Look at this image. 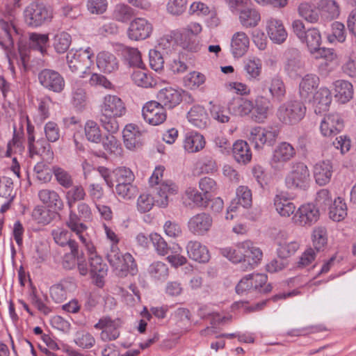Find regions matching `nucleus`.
I'll return each instance as SVG.
<instances>
[{"instance_id":"f257e3e1","label":"nucleus","mask_w":356,"mask_h":356,"mask_svg":"<svg viewBox=\"0 0 356 356\" xmlns=\"http://www.w3.org/2000/svg\"><path fill=\"white\" fill-rule=\"evenodd\" d=\"M127 111L124 102L117 95H107L100 105L99 122L108 133L115 134L119 130L118 118L125 115Z\"/></svg>"},{"instance_id":"f03ea898","label":"nucleus","mask_w":356,"mask_h":356,"mask_svg":"<svg viewBox=\"0 0 356 356\" xmlns=\"http://www.w3.org/2000/svg\"><path fill=\"white\" fill-rule=\"evenodd\" d=\"M221 254L233 263L241 262L243 270L254 268L262 258L261 250L253 245L251 241H246L236 245V248H225L220 250Z\"/></svg>"},{"instance_id":"7ed1b4c3","label":"nucleus","mask_w":356,"mask_h":356,"mask_svg":"<svg viewBox=\"0 0 356 356\" xmlns=\"http://www.w3.org/2000/svg\"><path fill=\"white\" fill-rule=\"evenodd\" d=\"M106 258L118 276L134 275L138 272L137 265L133 256L130 253L122 254L118 246L115 244L111 245Z\"/></svg>"},{"instance_id":"20e7f679","label":"nucleus","mask_w":356,"mask_h":356,"mask_svg":"<svg viewBox=\"0 0 356 356\" xmlns=\"http://www.w3.org/2000/svg\"><path fill=\"white\" fill-rule=\"evenodd\" d=\"M310 172L307 165L301 161L293 162L284 178L285 186L291 190H307L310 184Z\"/></svg>"},{"instance_id":"39448f33","label":"nucleus","mask_w":356,"mask_h":356,"mask_svg":"<svg viewBox=\"0 0 356 356\" xmlns=\"http://www.w3.org/2000/svg\"><path fill=\"white\" fill-rule=\"evenodd\" d=\"M78 237L89 255L90 274L95 279L96 284L98 286H102L103 285L102 278L107 273V266L102 262V258L97 255L95 247L88 238V235L84 234Z\"/></svg>"},{"instance_id":"423d86ee","label":"nucleus","mask_w":356,"mask_h":356,"mask_svg":"<svg viewBox=\"0 0 356 356\" xmlns=\"http://www.w3.org/2000/svg\"><path fill=\"white\" fill-rule=\"evenodd\" d=\"M306 111L307 108L303 102L291 100L279 106L277 115L284 124L293 125L298 124L305 118Z\"/></svg>"},{"instance_id":"0eeeda50","label":"nucleus","mask_w":356,"mask_h":356,"mask_svg":"<svg viewBox=\"0 0 356 356\" xmlns=\"http://www.w3.org/2000/svg\"><path fill=\"white\" fill-rule=\"evenodd\" d=\"M53 17L52 11L42 3L33 2L24 10V18L29 26L38 27Z\"/></svg>"},{"instance_id":"6e6552de","label":"nucleus","mask_w":356,"mask_h":356,"mask_svg":"<svg viewBox=\"0 0 356 356\" xmlns=\"http://www.w3.org/2000/svg\"><path fill=\"white\" fill-rule=\"evenodd\" d=\"M94 53L90 47L86 49L70 50L66 56L67 63L72 72H81L86 73L87 70L90 69L93 63L92 58Z\"/></svg>"},{"instance_id":"1a4fd4ad","label":"nucleus","mask_w":356,"mask_h":356,"mask_svg":"<svg viewBox=\"0 0 356 356\" xmlns=\"http://www.w3.org/2000/svg\"><path fill=\"white\" fill-rule=\"evenodd\" d=\"M296 155L295 148L287 142L279 143L274 149L270 159V165L275 170H281L285 164Z\"/></svg>"},{"instance_id":"9d476101","label":"nucleus","mask_w":356,"mask_h":356,"mask_svg":"<svg viewBox=\"0 0 356 356\" xmlns=\"http://www.w3.org/2000/svg\"><path fill=\"white\" fill-rule=\"evenodd\" d=\"M122 322L120 318L112 319L108 316L101 318L94 325L97 330H101L100 338L104 341H113L120 336V327Z\"/></svg>"},{"instance_id":"9b49d317","label":"nucleus","mask_w":356,"mask_h":356,"mask_svg":"<svg viewBox=\"0 0 356 356\" xmlns=\"http://www.w3.org/2000/svg\"><path fill=\"white\" fill-rule=\"evenodd\" d=\"M40 83L47 90L54 92H61L65 86V79L57 71L44 69L38 74Z\"/></svg>"},{"instance_id":"f8f14e48","label":"nucleus","mask_w":356,"mask_h":356,"mask_svg":"<svg viewBox=\"0 0 356 356\" xmlns=\"http://www.w3.org/2000/svg\"><path fill=\"white\" fill-rule=\"evenodd\" d=\"M153 31L152 24L143 17H137L131 20L127 29V37L134 41L148 38Z\"/></svg>"},{"instance_id":"ddd939ff","label":"nucleus","mask_w":356,"mask_h":356,"mask_svg":"<svg viewBox=\"0 0 356 356\" xmlns=\"http://www.w3.org/2000/svg\"><path fill=\"white\" fill-rule=\"evenodd\" d=\"M142 115L145 122L154 126L159 125L166 120L165 108L156 101L148 102L143 106Z\"/></svg>"},{"instance_id":"4468645a","label":"nucleus","mask_w":356,"mask_h":356,"mask_svg":"<svg viewBox=\"0 0 356 356\" xmlns=\"http://www.w3.org/2000/svg\"><path fill=\"white\" fill-rule=\"evenodd\" d=\"M320 213L318 207L307 203L301 205L293 216L296 224L300 226H311L319 219Z\"/></svg>"},{"instance_id":"2eb2a0df","label":"nucleus","mask_w":356,"mask_h":356,"mask_svg":"<svg viewBox=\"0 0 356 356\" xmlns=\"http://www.w3.org/2000/svg\"><path fill=\"white\" fill-rule=\"evenodd\" d=\"M343 128V121L337 113L325 115L321 122L320 130L323 136L330 137L337 135Z\"/></svg>"},{"instance_id":"dca6fc26","label":"nucleus","mask_w":356,"mask_h":356,"mask_svg":"<svg viewBox=\"0 0 356 356\" xmlns=\"http://www.w3.org/2000/svg\"><path fill=\"white\" fill-rule=\"evenodd\" d=\"M266 31L270 40L277 44L284 43L288 36L282 20L270 17L266 20Z\"/></svg>"},{"instance_id":"f3484780","label":"nucleus","mask_w":356,"mask_h":356,"mask_svg":"<svg viewBox=\"0 0 356 356\" xmlns=\"http://www.w3.org/2000/svg\"><path fill=\"white\" fill-rule=\"evenodd\" d=\"M212 223L211 216L203 212L191 217L188 222V227L193 234L203 235L210 229Z\"/></svg>"},{"instance_id":"a211bd4d","label":"nucleus","mask_w":356,"mask_h":356,"mask_svg":"<svg viewBox=\"0 0 356 356\" xmlns=\"http://www.w3.org/2000/svg\"><path fill=\"white\" fill-rule=\"evenodd\" d=\"M157 99L165 108L172 109L179 105L182 101V90L167 87L159 90Z\"/></svg>"},{"instance_id":"6ab92c4d","label":"nucleus","mask_w":356,"mask_h":356,"mask_svg":"<svg viewBox=\"0 0 356 356\" xmlns=\"http://www.w3.org/2000/svg\"><path fill=\"white\" fill-rule=\"evenodd\" d=\"M154 189L155 193L153 198L155 204L159 207H165L168 204V195L176 194L178 191V186L171 180H167L160 185L156 186Z\"/></svg>"},{"instance_id":"aec40b11","label":"nucleus","mask_w":356,"mask_h":356,"mask_svg":"<svg viewBox=\"0 0 356 356\" xmlns=\"http://www.w3.org/2000/svg\"><path fill=\"white\" fill-rule=\"evenodd\" d=\"M284 56L285 71L291 76L298 74L304 67V62L302 60L299 50L296 48H288L284 52Z\"/></svg>"},{"instance_id":"412c9836","label":"nucleus","mask_w":356,"mask_h":356,"mask_svg":"<svg viewBox=\"0 0 356 356\" xmlns=\"http://www.w3.org/2000/svg\"><path fill=\"white\" fill-rule=\"evenodd\" d=\"M254 112L252 113L251 118L256 122L262 123L268 116V113L272 108V104L266 97L257 95L253 102Z\"/></svg>"},{"instance_id":"4be33fe9","label":"nucleus","mask_w":356,"mask_h":356,"mask_svg":"<svg viewBox=\"0 0 356 356\" xmlns=\"http://www.w3.org/2000/svg\"><path fill=\"white\" fill-rule=\"evenodd\" d=\"M229 113L233 115L244 117L250 115L254 109L253 101L244 98L237 97L230 101L227 105Z\"/></svg>"},{"instance_id":"5701e85b","label":"nucleus","mask_w":356,"mask_h":356,"mask_svg":"<svg viewBox=\"0 0 356 356\" xmlns=\"http://www.w3.org/2000/svg\"><path fill=\"white\" fill-rule=\"evenodd\" d=\"M261 91L264 92L268 88L270 96L277 102H282L286 96V86L282 79L279 76L271 78L269 84L266 81L261 83Z\"/></svg>"},{"instance_id":"b1692460","label":"nucleus","mask_w":356,"mask_h":356,"mask_svg":"<svg viewBox=\"0 0 356 356\" xmlns=\"http://www.w3.org/2000/svg\"><path fill=\"white\" fill-rule=\"evenodd\" d=\"M66 200L69 208V216L66 220V225L78 236L84 234V232L87 229V226L82 222H80V218H78L77 213L73 209L77 201L68 196H66Z\"/></svg>"},{"instance_id":"393cba45","label":"nucleus","mask_w":356,"mask_h":356,"mask_svg":"<svg viewBox=\"0 0 356 356\" xmlns=\"http://www.w3.org/2000/svg\"><path fill=\"white\" fill-rule=\"evenodd\" d=\"M333 172L332 164L330 161L318 162L314 166V177L316 183L319 186H325L331 179Z\"/></svg>"},{"instance_id":"a878e982","label":"nucleus","mask_w":356,"mask_h":356,"mask_svg":"<svg viewBox=\"0 0 356 356\" xmlns=\"http://www.w3.org/2000/svg\"><path fill=\"white\" fill-rule=\"evenodd\" d=\"M186 251L190 259L200 263L209 261L210 254L207 248L197 241H190L186 245Z\"/></svg>"},{"instance_id":"bb28decb","label":"nucleus","mask_w":356,"mask_h":356,"mask_svg":"<svg viewBox=\"0 0 356 356\" xmlns=\"http://www.w3.org/2000/svg\"><path fill=\"white\" fill-rule=\"evenodd\" d=\"M250 39L244 32L235 33L231 41V51L235 58L243 56L248 51Z\"/></svg>"},{"instance_id":"cd10ccee","label":"nucleus","mask_w":356,"mask_h":356,"mask_svg":"<svg viewBox=\"0 0 356 356\" xmlns=\"http://www.w3.org/2000/svg\"><path fill=\"white\" fill-rule=\"evenodd\" d=\"M40 200L47 207L54 210L60 211L64 207L63 200L59 194L54 190L42 189L38 192Z\"/></svg>"},{"instance_id":"c85d7f7f","label":"nucleus","mask_w":356,"mask_h":356,"mask_svg":"<svg viewBox=\"0 0 356 356\" xmlns=\"http://www.w3.org/2000/svg\"><path fill=\"white\" fill-rule=\"evenodd\" d=\"M123 139L125 147L129 149L139 147L142 144V134L138 127L132 124H127L123 131Z\"/></svg>"},{"instance_id":"c756f323","label":"nucleus","mask_w":356,"mask_h":356,"mask_svg":"<svg viewBox=\"0 0 356 356\" xmlns=\"http://www.w3.org/2000/svg\"><path fill=\"white\" fill-rule=\"evenodd\" d=\"M97 65L104 73L115 72L119 67L117 58L114 54L108 51H102L97 54Z\"/></svg>"},{"instance_id":"7c9ffc66","label":"nucleus","mask_w":356,"mask_h":356,"mask_svg":"<svg viewBox=\"0 0 356 356\" xmlns=\"http://www.w3.org/2000/svg\"><path fill=\"white\" fill-rule=\"evenodd\" d=\"M187 118L194 127L204 129L209 124V117L204 108L200 105L193 106L188 112Z\"/></svg>"},{"instance_id":"2f4dec72","label":"nucleus","mask_w":356,"mask_h":356,"mask_svg":"<svg viewBox=\"0 0 356 356\" xmlns=\"http://www.w3.org/2000/svg\"><path fill=\"white\" fill-rule=\"evenodd\" d=\"M118 51L120 52L123 60L129 66L136 67L140 69L143 67L144 64L142 61L141 54L137 48L120 44Z\"/></svg>"},{"instance_id":"473e14b6","label":"nucleus","mask_w":356,"mask_h":356,"mask_svg":"<svg viewBox=\"0 0 356 356\" xmlns=\"http://www.w3.org/2000/svg\"><path fill=\"white\" fill-rule=\"evenodd\" d=\"M135 16V11L129 5L124 3L115 4L111 11V17L113 20L127 24Z\"/></svg>"},{"instance_id":"72a5a7b5","label":"nucleus","mask_w":356,"mask_h":356,"mask_svg":"<svg viewBox=\"0 0 356 356\" xmlns=\"http://www.w3.org/2000/svg\"><path fill=\"white\" fill-rule=\"evenodd\" d=\"M332 102L330 90L327 88H321L314 95V112L320 114L327 111Z\"/></svg>"},{"instance_id":"f704fd0d","label":"nucleus","mask_w":356,"mask_h":356,"mask_svg":"<svg viewBox=\"0 0 356 356\" xmlns=\"http://www.w3.org/2000/svg\"><path fill=\"white\" fill-rule=\"evenodd\" d=\"M319 83L318 77L312 74L305 75L299 84V95L302 99H309Z\"/></svg>"},{"instance_id":"c9c22d12","label":"nucleus","mask_w":356,"mask_h":356,"mask_svg":"<svg viewBox=\"0 0 356 356\" xmlns=\"http://www.w3.org/2000/svg\"><path fill=\"white\" fill-rule=\"evenodd\" d=\"M273 204L276 211L282 217H289L296 210V206L284 194L275 196Z\"/></svg>"},{"instance_id":"e433bc0d","label":"nucleus","mask_w":356,"mask_h":356,"mask_svg":"<svg viewBox=\"0 0 356 356\" xmlns=\"http://www.w3.org/2000/svg\"><path fill=\"white\" fill-rule=\"evenodd\" d=\"M232 154L236 162L246 164L251 161L252 152L249 145L244 140H237L232 145Z\"/></svg>"},{"instance_id":"4c0bfd02","label":"nucleus","mask_w":356,"mask_h":356,"mask_svg":"<svg viewBox=\"0 0 356 356\" xmlns=\"http://www.w3.org/2000/svg\"><path fill=\"white\" fill-rule=\"evenodd\" d=\"M72 104L78 109H82L86 102V92L83 88V82L76 79L72 82Z\"/></svg>"},{"instance_id":"58836bf2","label":"nucleus","mask_w":356,"mask_h":356,"mask_svg":"<svg viewBox=\"0 0 356 356\" xmlns=\"http://www.w3.org/2000/svg\"><path fill=\"white\" fill-rule=\"evenodd\" d=\"M184 202L186 204L204 207H208V202L209 200V196H206L204 194L200 193L196 188L189 187L188 188L184 193Z\"/></svg>"},{"instance_id":"ea45409f","label":"nucleus","mask_w":356,"mask_h":356,"mask_svg":"<svg viewBox=\"0 0 356 356\" xmlns=\"http://www.w3.org/2000/svg\"><path fill=\"white\" fill-rule=\"evenodd\" d=\"M205 140L202 135L191 131L186 134L184 147L189 153L197 152L204 148Z\"/></svg>"},{"instance_id":"a19ab883","label":"nucleus","mask_w":356,"mask_h":356,"mask_svg":"<svg viewBox=\"0 0 356 356\" xmlns=\"http://www.w3.org/2000/svg\"><path fill=\"white\" fill-rule=\"evenodd\" d=\"M335 97L341 104L348 102L353 95V85L345 80H337L334 83Z\"/></svg>"},{"instance_id":"79ce46f5","label":"nucleus","mask_w":356,"mask_h":356,"mask_svg":"<svg viewBox=\"0 0 356 356\" xmlns=\"http://www.w3.org/2000/svg\"><path fill=\"white\" fill-rule=\"evenodd\" d=\"M261 20L259 13L251 8L241 9L239 13V21L245 28H252L257 26Z\"/></svg>"},{"instance_id":"37998d69","label":"nucleus","mask_w":356,"mask_h":356,"mask_svg":"<svg viewBox=\"0 0 356 356\" xmlns=\"http://www.w3.org/2000/svg\"><path fill=\"white\" fill-rule=\"evenodd\" d=\"M149 276L155 281H165L169 275V268L167 264L161 261H154L147 269Z\"/></svg>"},{"instance_id":"c03bdc74","label":"nucleus","mask_w":356,"mask_h":356,"mask_svg":"<svg viewBox=\"0 0 356 356\" xmlns=\"http://www.w3.org/2000/svg\"><path fill=\"white\" fill-rule=\"evenodd\" d=\"M262 63L259 58H249L244 61L243 69L248 80H256L260 76Z\"/></svg>"},{"instance_id":"a18cd8bd","label":"nucleus","mask_w":356,"mask_h":356,"mask_svg":"<svg viewBox=\"0 0 356 356\" xmlns=\"http://www.w3.org/2000/svg\"><path fill=\"white\" fill-rule=\"evenodd\" d=\"M52 236L54 241L60 246H67L75 250L78 245L77 243L71 238V234L67 230L63 228H57L52 231Z\"/></svg>"},{"instance_id":"49530a36","label":"nucleus","mask_w":356,"mask_h":356,"mask_svg":"<svg viewBox=\"0 0 356 356\" xmlns=\"http://www.w3.org/2000/svg\"><path fill=\"white\" fill-rule=\"evenodd\" d=\"M329 216L336 222H339L347 216V206L343 200L337 197L329 207Z\"/></svg>"},{"instance_id":"de8ad7c7","label":"nucleus","mask_w":356,"mask_h":356,"mask_svg":"<svg viewBox=\"0 0 356 356\" xmlns=\"http://www.w3.org/2000/svg\"><path fill=\"white\" fill-rule=\"evenodd\" d=\"M301 42L307 44L311 54L320 47L321 44V35L319 31L315 28L309 29L307 30L306 33L304 34Z\"/></svg>"},{"instance_id":"09e8293b","label":"nucleus","mask_w":356,"mask_h":356,"mask_svg":"<svg viewBox=\"0 0 356 356\" xmlns=\"http://www.w3.org/2000/svg\"><path fill=\"white\" fill-rule=\"evenodd\" d=\"M313 57L315 59H323L325 61V65L323 63L319 66V70L323 72L325 66L328 65L329 63L334 61L337 56L335 51L331 48H321L318 47L316 50L311 53Z\"/></svg>"},{"instance_id":"8fccbe9b","label":"nucleus","mask_w":356,"mask_h":356,"mask_svg":"<svg viewBox=\"0 0 356 356\" xmlns=\"http://www.w3.org/2000/svg\"><path fill=\"white\" fill-rule=\"evenodd\" d=\"M84 132L86 139L94 143H99L102 136L97 123L93 120H88L84 126Z\"/></svg>"},{"instance_id":"3c124183","label":"nucleus","mask_w":356,"mask_h":356,"mask_svg":"<svg viewBox=\"0 0 356 356\" xmlns=\"http://www.w3.org/2000/svg\"><path fill=\"white\" fill-rule=\"evenodd\" d=\"M238 207L249 208L252 206V192L248 186H240L236 190V198L232 201Z\"/></svg>"},{"instance_id":"603ef678","label":"nucleus","mask_w":356,"mask_h":356,"mask_svg":"<svg viewBox=\"0 0 356 356\" xmlns=\"http://www.w3.org/2000/svg\"><path fill=\"white\" fill-rule=\"evenodd\" d=\"M113 176L114 177V181L117 185H124L131 184L134 182L135 176L133 172L128 168L119 167L113 171Z\"/></svg>"},{"instance_id":"864d4df0","label":"nucleus","mask_w":356,"mask_h":356,"mask_svg":"<svg viewBox=\"0 0 356 356\" xmlns=\"http://www.w3.org/2000/svg\"><path fill=\"white\" fill-rule=\"evenodd\" d=\"M131 79L136 85L143 88H152L156 85V81L141 70H135L131 74Z\"/></svg>"},{"instance_id":"5fc2aeb1","label":"nucleus","mask_w":356,"mask_h":356,"mask_svg":"<svg viewBox=\"0 0 356 356\" xmlns=\"http://www.w3.org/2000/svg\"><path fill=\"white\" fill-rule=\"evenodd\" d=\"M71 42L70 35L63 31L55 35L53 45L58 54H63L69 49Z\"/></svg>"},{"instance_id":"6e6d98bb","label":"nucleus","mask_w":356,"mask_h":356,"mask_svg":"<svg viewBox=\"0 0 356 356\" xmlns=\"http://www.w3.org/2000/svg\"><path fill=\"white\" fill-rule=\"evenodd\" d=\"M313 245L317 251L324 249L327 243V233L325 227L318 226L314 228L312 234Z\"/></svg>"},{"instance_id":"4d7b16f0","label":"nucleus","mask_w":356,"mask_h":356,"mask_svg":"<svg viewBox=\"0 0 356 356\" xmlns=\"http://www.w3.org/2000/svg\"><path fill=\"white\" fill-rule=\"evenodd\" d=\"M197 315L202 319L211 318V325H217L231 319V317H220L218 313L211 309L207 305L201 306L198 309Z\"/></svg>"},{"instance_id":"13d9d810","label":"nucleus","mask_w":356,"mask_h":356,"mask_svg":"<svg viewBox=\"0 0 356 356\" xmlns=\"http://www.w3.org/2000/svg\"><path fill=\"white\" fill-rule=\"evenodd\" d=\"M34 175L37 179L44 183L51 181L53 173V168L41 161L36 163L33 168Z\"/></svg>"},{"instance_id":"bf43d9fd","label":"nucleus","mask_w":356,"mask_h":356,"mask_svg":"<svg viewBox=\"0 0 356 356\" xmlns=\"http://www.w3.org/2000/svg\"><path fill=\"white\" fill-rule=\"evenodd\" d=\"M318 6L331 19L338 17L340 14L339 6L334 0H320Z\"/></svg>"},{"instance_id":"052dcab7","label":"nucleus","mask_w":356,"mask_h":356,"mask_svg":"<svg viewBox=\"0 0 356 356\" xmlns=\"http://www.w3.org/2000/svg\"><path fill=\"white\" fill-rule=\"evenodd\" d=\"M53 173L59 185L65 188H70L73 185V179L71 175L58 166L53 167Z\"/></svg>"},{"instance_id":"680f3d73","label":"nucleus","mask_w":356,"mask_h":356,"mask_svg":"<svg viewBox=\"0 0 356 356\" xmlns=\"http://www.w3.org/2000/svg\"><path fill=\"white\" fill-rule=\"evenodd\" d=\"M251 282L254 290H259V292L266 293L272 290V286L268 284L264 286L267 282V276L262 273L250 274Z\"/></svg>"},{"instance_id":"e2e57ef3","label":"nucleus","mask_w":356,"mask_h":356,"mask_svg":"<svg viewBox=\"0 0 356 356\" xmlns=\"http://www.w3.org/2000/svg\"><path fill=\"white\" fill-rule=\"evenodd\" d=\"M29 40L31 47L39 50L42 54L46 51L49 42V36L47 34L32 33L30 34Z\"/></svg>"},{"instance_id":"0e129e2a","label":"nucleus","mask_w":356,"mask_h":356,"mask_svg":"<svg viewBox=\"0 0 356 356\" xmlns=\"http://www.w3.org/2000/svg\"><path fill=\"white\" fill-rule=\"evenodd\" d=\"M53 213L43 206H37L32 212L33 219L39 224L47 225L52 220Z\"/></svg>"},{"instance_id":"69168bd1","label":"nucleus","mask_w":356,"mask_h":356,"mask_svg":"<svg viewBox=\"0 0 356 356\" xmlns=\"http://www.w3.org/2000/svg\"><path fill=\"white\" fill-rule=\"evenodd\" d=\"M74 343L81 348L89 349L94 346L95 339L89 332L79 331L76 333Z\"/></svg>"},{"instance_id":"338daca9","label":"nucleus","mask_w":356,"mask_h":356,"mask_svg":"<svg viewBox=\"0 0 356 356\" xmlns=\"http://www.w3.org/2000/svg\"><path fill=\"white\" fill-rule=\"evenodd\" d=\"M149 240L159 255L165 256L170 252V248L160 234L157 233L151 234L149 235Z\"/></svg>"},{"instance_id":"774afa93","label":"nucleus","mask_w":356,"mask_h":356,"mask_svg":"<svg viewBox=\"0 0 356 356\" xmlns=\"http://www.w3.org/2000/svg\"><path fill=\"white\" fill-rule=\"evenodd\" d=\"M205 76L196 71H193L188 74L184 78V83L185 86L190 89H195L202 85L205 82Z\"/></svg>"}]
</instances>
